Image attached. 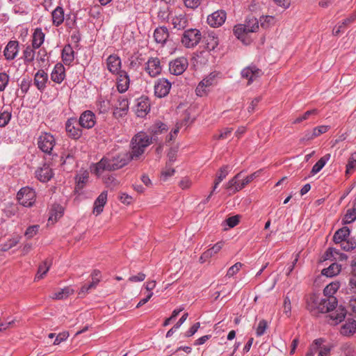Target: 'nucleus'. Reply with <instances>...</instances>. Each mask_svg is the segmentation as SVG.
Segmentation results:
<instances>
[{"instance_id": "f3484780", "label": "nucleus", "mask_w": 356, "mask_h": 356, "mask_svg": "<svg viewBox=\"0 0 356 356\" xmlns=\"http://www.w3.org/2000/svg\"><path fill=\"white\" fill-rule=\"evenodd\" d=\"M76 119L74 118H70L65 123V130L67 135L71 138L78 140L82 136V130L76 124Z\"/></svg>"}, {"instance_id": "e2e57ef3", "label": "nucleus", "mask_w": 356, "mask_h": 356, "mask_svg": "<svg viewBox=\"0 0 356 356\" xmlns=\"http://www.w3.org/2000/svg\"><path fill=\"white\" fill-rule=\"evenodd\" d=\"M317 113V110L316 109H312V110H310V111H306L302 115L296 118L293 121V124H298V123H300L304 120H307L310 115H315Z\"/></svg>"}, {"instance_id": "69168bd1", "label": "nucleus", "mask_w": 356, "mask_h": 356, "mask_svg": "<svg viewBox=\"0 0 356 356\" xmlns=\"http://www.w3.org/2000/svg\"><path fill=\"white\" fill-rule=\"evenodd\" d=\"M39 228L40 226L38 225L29 226L24 233L25 236L29 239L33 238L34 236L37 234Z\"/></svg>"}, {"instance_id": "4468645a", "label": "nucleus", "mask_w": 356, "mask_h": 356, "mask_svg": "<svg viewBox=\"0 0 356 356\" xmlns=\"http://www.w3.org/2000/svg\"><path fill=\"white\" fill-rule=\"evenodd\" d=\"M136 115L144 118L150 111V103L147 97H140L136 100L134 108Z\"/></svg>"}, {"instance_id": "a18cd8bd", "label": "nucleus", "mask_w": 356, "mask_h": 356, "mask_svg": "<svg viewBox=\"0 0 356 356\" xmlns=\"http://www.w3.org/2000/svg\"><path fill=\"white\" fill-rule=\"evenodd\" d=\"M97 108L99 113H106L110 108V103L108 100L104 99L102 97H99L96 102Z\"/></svg>"}, {"instance_id": "6e6552de", "label": "nucleus", "mask_w": 356, "mask_h": 356, "mask_svg": "<svg viewBox=\"0 0 356 356\" xmlns=\"http://www.w3.org/2000/svg\"><path fill=\"white\" fill-rule=\"evenodd\" d=\"M242 172L238 173L226 184V189L234 193L243 188L247 184L251 182L256 177L257 172L247 176L241 179Z\"/></svg>"}, {"instance_id": "ddd939ff", "label": "nucleus", "mask_w": 356, "mask_h": 356, "mask_svg": "<svg viewBox=\"0 0 356 356\" xmlns=\"http://www.w3.org/2000/svg\"><path fill=\"white\" fill-rule=\"evenodd\" d=\"M171 88V83L166 79H159L154 84V94L159 98L168 95Z\"/></svg>"}, {"instance_id": "dca6fc26", "label": "nucleus", "mask_w": 356, "mask_h": 356, "mask_svg": "<svg viewBox=\"0 0 356 356\" xmlns=\"http://www.w3.org/2000/svg\"><path fill=\"white\" fill-rule=\"evenodd\" d=\"M145 71L152 77L159 75L162 71V66L159 58L151 57L146 63Z\"/></svg>"}, {"instance_id": "0eeeda50", "label": "nucleus", "mask_w": 356, "mask_h": 356, "mask_svg": "<svg viewBox=\"0 0 356 356\" xmlns=\"http://www.w3.org/2000/svg\"><path fill=\"white\" fill-rule=\"evenodd\" d=\"M202 33L197 29H188L184 31L181 38V44L187 49H193L200 42Z\"/></svg>"}, {"instance_id": "f03ea898", "label": "nucleus", "mask_w": 356, "mask_h": 356, "mask_svg": "<svg viewBox=\"0 0 356 356\" xmlns=\"http://www.w3.org/2000/svg\"><path fill=\"white\" fill-rule=\"evenodd\" d=\"M337 305V300L335 297H331L329 299L316 294H312L307 300V309L314 316L321 313L330 312L336 308Z\"/></svg>"}, {"instance_id": "f257e3e1", "label": "nucleus", "mask_w": 356, "mask_h": 356, "mask_svg": "<svg viewBox=\"0 0 356 356\" xmlns=\"http://www.w3.org/2000/svg\"><path fill=\"white\" fill-rule=\"evenodd\" d=\"M133 157L129 152L124 151L112 157L104 156L99 162L90 166V171L97 177H100L104 171L118 170L127 165Z\"/></svg>"}, {"instance_id": "5701e85b", "label": "nucleus", "mask_w": 356, "mask_h": 356, "mask_svg": "<svg viewBox=\"0 0 356 356\" xmlns=\"http://www.w3.org/2000/svg\"><path fill=\"white\" fill-rule=\"evenodd\" d=\"M49 78L47 72L43 70H39L34 75V85L38 90L43 92L47 88Z\"/></svg>"}, {"instance_id": "423d86ee", "label": "nucleus", "mask_w": 356, "mask_h": 356, "mask_svg": "<svg viewBox=\"0 0 356 356\" xmlns=\"http://www.w3.org/2000/svg\"><path fill=\"white\" fill-rule=\"evenodd\" d=\"M218 75V72H213L205 76L196 87V95L199 97L207 96L210 92L211 88L217 84Z\"/></svg>"}, {"instance_id": "39448f33", "label": "nucleus", "mask_w": 356, "mask_h": 356, "mask_svg": "<svg viewBox=\"0 0 356 356\" xmlns=\"http://www.w3.org/2000/svg\"><path fill=\"white\" fill-rule=\"evenodd\" d=\"M37 145L39 149L44 154L50 156H57V153L54 150L56 145V140L54 135L47 132H42L38 136Z\"/></svg>"}, {"instance_id": "c85d7f7f", "label": "nucleus", "mask_w": 356, "mask_h": 356, "mask_svg": "<svg viewBox=\"0 0 356 356\" xmlns=\"http://www.w3.org/2000/svg\"><path fill=\"white\" fill-rule=\"evenodd\" d=\"M107 191H104L100 193L94 202L93 213L97 216L100 214L107 202Z\"/></svg>"}, {"instance_id": "4d7b16f0", "label": "nucleus", "mask_w": 356, "mask_h": 356, "mask_svg": "<svg viewBox=\"0 0 356 356\" xmlns=\"http://www.w3.org/2000/svg\"><path fill=\"white\" fill-rule=\"evenodd\" d=\"M88 172H87L77 175L76 177V186L79 188H82L84 184L88 181Z\"/></svg>"}, {"instance_id": "a878e982", "label": "nucleus", "mask_w": 356, "mask_h": 356, "mask_svg": "<svg viewBox=\"0 0 356 356\" xmlns=\"http://www.w3.org/2000/svg\"><path fill=\"white\" fill-rule=\"evenodd\" d=\"M234 35L240 40L243 43L248 44L250 42L251 40L249 38V31L245 29L243 24L236 25L233 29Z\"/></svg>"}, {"instance_id": "58836bf2", "label": "nucleus", "mask_w": 356, "mask_h": 356, "mask_svg": "<svg viewBox=\"0 0 356 356\" xmlns=\"http://www.w3.org/2000/svg\"><path fill=\"white\" fill-rule=\"evenodd\" d=\"M330 154H326L323 156H322L312 167L311 174L312 175H314L319 172L325 165L327 161L330 159Z\"/></svg>"}, {"instance_id": "8fccbe9b", "label": "nucleus", "mask_w": 356, "mask_h": 356, "mask_svg": "<svg viewBox=\"0 0 356 356\" xmlns=\"http://www.w3.org/2000/svg\"><path fill=\"white\" fill-rule=\"evenodd\" d=\"M49 268L50 264H48L47 261H44L42 264H40L39 266L35 280H37L43 278V277L47 274V273L49 270Z\"/></svg>"}, {"instance_id": "20e7f679", "label": "nucleus", "mask_w": 356, "mask_h": 356, "mask_svg": "<svg viewBox=\"0 0 356 356\" xmlns=\"http://www.w3.org/2000/svg\"><path fill=\"white\" fill-rule=\"evenodd\" d=\"M152 143V138L145 132L136 134L131 141L129 154L134 160H138L145 153L146 148Z\"/></svg>"}, {"instance_id": "b1692460", "label": "nucleus", "mask_w": 356, "mask_h": 356, "mask_svg": "<svg viewBox=\"0 0 356 356\" xmlns=\"http://www.w3.org/2000/svg\"><path fill=\"white\" fill-rule=\"evenodd\" d=\"M154 38L157 44H161L163 47L170 36L169 31L165 26L157 27L154 31Z\"/></svg>"}, {"instance_id": "603ef678", "label": "nucleus", "mask_w": 356, "mask_h": 356, "mask_svg": "<svg viewBox=\"0 0 356 356\" xmlns=\"http://www.w3.org/2000/svg\"><path fill=\"white\" fill-rule=\"evenodd\" d=\"M356 170V152L353 153L348 161L346 165V174H351Z\"/></svg>"}, {"instance_id": "13d9d810", "label": "nucleus", "mask_w": 356, "mask_h": 356, "mask_svg": "<svg viewBox=\"0 0 356 356\" xmlns=\"http://www.w3.org/2000/svg\"><path fill=\"white\" fill-rule=\"evenodd\" d=\"M172 165L167 163L165 169L161 172V179L166 181L169 177L175 174V169L171 167Z\"/></svg>"}, {"instance_id": "09e8293b", "label": "nucleus", "mask_w": 356, "mask_h": 356, "mask_svg": "<svg viewBox=\"0 0 356 356\" xmlns=\"http://www.w3.org/2000/svg\"><path fill=\"white\" fill-rule=\"evenodd\" d=\"M339 243L341 249L345 251H350L356 248V241L353 238H348Z\"/></svg>"}, {"instance_id": "f8f14e48", "label": "nucleus", "mask_w": 356, "mask_h": 356, "mask_svg": "<svg viewBox=\"0 0 356 356\" xmlns=\"http://www.w3.org/2000/svg\"><path fill=\"white\" fill-rule=\"evenodd\" d=\"M129 111V102L128 99L120 96L117 99V102L114 106L113 108V116L116 119H120L125 116Z\"/></svg>"}, {"instance_id": "7c9ffc66", "label": "nucleus", "mask_w": 356, "mask_h": 356, "mask_svg": "<svg viewBox=\"0 0 356 356\" xmlns=\"http://www.w3.org/2000/svg\"><path fill=\"white\" fill-rule=\"evenodd\" d=\"M356 332V321L348 320L343 324L340 329V333L345 337H350Z\"/></svg>"}, {"instance_id": "6ab92c4d", "label": "nucleus", "mask_w": 356, "mask_h": 356, "mask_svg": "<svg viewBox=\"0 0 356 356\" xmlns=\"http://www.w3.org/2000/svg\"><path fill=\"white\" fill-rule=\"evenodd\" d=\"M117 83L116 87L119 92L124 93L129 88L130 78L128 73L123 70L117 74Z\"/></svg>"}, {"instance_id": "cd10ccee", "label": "nucleus", "mask_w": 356, "mask_h": 356, "mask_svg": "<svg viewBox=\"0 0 356 356\" xmlns=\"http://www.w3.org/2000/svg\"><path fill=\"white\" fill-rule=\"evenodd\" d=\"M170 22L173 28L177 30L184 29L188 25V18L184 13L172 16L170 17Z\"/></svg>"}, {"instance_id": "3c124183", "label": "nucleus", "mask_w": 356, "mask_h": 356, "mask_svg": "<svg viewBox=\"0 0 356 356\" xmlns=\"http://www.w3.org/2000/svg\"><path fill=\"white\" fill-rule=\"evenodd\" d=\"M218 45V38L213 33H210L207 40V49L209 51L215 49Z\"/></svg>"}, {"instance_id": "1a4fd4ad", "label": "nucleus", "mask_w": 356, "mask_h": 356, "mask_svg": "<svg viewBox=\"0 0 356 356\" xmlns=\"http://www.w3.org/2000/svg\"><path fill=\"white\" fill-rule=\"evenodd\" d=\"M322 339H317L311 344L309 350L305 356H330L332 349L331 346L323 345Z\"/></svg>"}, {"instance_id": "c756f323", "label": "nucleus", "mask_w": 356, "mask_h": 356, "mask_svg": "<svg viewBox=\"0 0 356 356\" xmlns=\"http://www.w3.org/2000/svg\"><path fill=\"white\" fill-rule=\"evenodd\" d=\"M63 207L60 204H54L51 206L49 210L48 221L51 222V223H54L63 216Z\"/></svg>"}, {"instance_id": "864d4df0", "label": "nucleus", "mask_w": 356, "mask_h": 356, "mask_svg": "<svg viewBox=\"0 0 356 356\" xmlns=\"http://www.w3.org/2000/svg\"><path fill=\"white\" fill-rule=\"evenodd\" d=\"M19 243V240L17 238H10L6 242L0 244V250L2 252H6L15 247Z\"/></svg>"}, {"instance_id": "c9c22d12", "label": "nucleus", "mask_w": 356, "mask_h": 356, "mask_svg": "<svg viewBox=\"0 0 356 356\" xmlns=\"http://www.w3.org/2000/svg\"><path fill=\"white\" fill-rule=\"evenodd\" d=\"M52 22L56 26H60L64 21V10L62 7H56L51 13Z\"/></svg>"}, {"instance_id": "bb28decb", "label": "nucleus", "mask_w": 356, "mask_h": 356, "mask_svg": "<svg viewBox=\"0 0 356 356\" xmlns=\"http://www.w3.org/2000/svg\"><path fill=\"white\" fill-rule=\"evenodd\" d=\"M65 78V69L63 65L60 63L56 64L51 73V80L56 83H60L63 82Z\"/></svg>"}, {"instance_id": "ea45409f", "label": "nucleus", "mask_w": 356, "mask_h": 356, "mask_svg": "<svg viewBox=\"0 0 356 356\" xmlns=\"http://www.w3.org/2000/svg\"><path fill=\"white\" fill-rule=\"evenodd\" d=\"M12 117V109L10 107H7L0 112V127L6 126Z\"/></svg>"}, {"instance_id": "2f4dec72", "label": "nucleus", "mask_w": 356, "mask_h": 356, "mask_svg": "<svg viewBox=\"0 0 356 356\" xmlns=\"http://www.w3.org/2000/svg\"><path fill=\"white\" fill-rule=\"evenodd\" d=\"M62 59L63 63L70 65L74 60V51L70 44H66L62 50Z\"/></svg>"}, {"instance_id": "aec40b11", "label": "nucleus", "mask_w": 356, "mask_h": 356, "mask_svg": "<svg viewBox=\"0 0 356 356\" xmlns=\"http://www.w3.org/2000/svg\"><path fill=\"white\" fill-rule=\"evenodd\" d=\"M19 49V42L17 40L9 41L3 50L6 59L8 60H14L18 54Z\"/></svg>"}, {"instance_id": "a19ab883", "label": "nucleus", "mask_w": 356, "mask_h": 356, "mask_svg": "<svg viewBox=\"0 0 356 356\" xmlns=\"http://www.w3.org/2000/svg\"><path fill=\"white\" fill-rule=\"evenodd\" d=\"M340 284L338 282H332L327 285L323 290V295L325 297L327 298H330L331 297H334V294L339 289Z\"/></svg>"}, {"instance_id": "473e14b6", "label": "nucleus", "mask_w": 356, "mask_h": 356, "mask_svg": "<svg viewBox=\"0 0 356 356\" xmlns=\"http://www.w3.org/2000/svg\"><path fill=\"white\" fill-rule=\"evenodd\" d=\"M44 37L45 34L40 28L35 29L32 35L31 45L35 49L40 48L44 41Z\"/></svg>"}, {"instance_id": "052dcab7", "label": "nucleus", "mask_w": 356, "mask_h": 356, "mask_svg": "<svg viewBox=\"0 0 356 356\" xmlns=\"http://www.w3.org/2000/svg\"><path fill=\"white\" fill-rule=\"evenodd\" d=\"M268 327V323L266 320H261L256 328V335L257 337L262 336Z\"/></svg>"}, {"instance_id": "79ce46f5", "label": "nucleus", "mask_w": 356, "mask_h": 356, "mask_svg": "<svg viewBox=\"0 0 356 356\" xmlns=\"http://www.w3.org/2000/svg\"><path fill=\"white\" fill-rule=\"evenodd\" d=\"M245 29L250 33L256 32L259 29V21L254 17L246 19L245 24Z\"/></svg>"}, {"instance_id": "5fc2aeb1", "label": "nucleus", "mask_w": 356, "mask_h": 356, "mask_svg": "<svg viewBox=\"0 0 356 356\" xmlns=\"http://www.w3.org/2000/svg\"><path fill=\"white\" fill-rule=\"evenodd\" d=\"M341 351L342 356H356V350L351 344H343L341 347Z\"/></svg>"}, {"instance_id": "7ed1b4c3", "label": "nucleus", "mask_w": 356, "mask_h": 356, "mask_svg": "<svg viewBox=\"0 0 356 356\" xmlns=\"http://www.w3.org/2000/svg\"><path fill=\"white\" fill-rule=\"evenodd\" d=\"M337 305V300L335 297H331L329 299L316 294H312L307 300V309L314 316L321 313L330 312L336 308Z\"/></svg>"}, {"instance_id": "338daca9", "label": "nucleus", "mask_w": 356, "mask_h": 356, "mask_svg": "<svg viewBox=\"0 0 356 356\" xmlns=\"http://www.w3.org/2000/svg\"><path fill=\"white\" fill-rule=\"evenodd\" d=\"M31 84V80L29 78H23L19 83L20 90L22 93L28 92Z\"/></svg>"}, {"instance_id": "680f3d73", "label": "nucleus", "mask_w": 356, "mask_h": 356, "mask_svg": "<svg viewBox=\"0 0 356 356\" xmlns=\"http://www.w3.org/2000/svg\"><path fill=\"white\" fill-rule=\"evenodd\" d=\"M230 171V167L229 165H224L219 170L217 174L216 179L218 182H221L229 174Z\"/></svg>"}, {"instance_id": "9d476101", "label": "nucleus", "mask_w": 356, "mask_h": 356, "mask_svg": "<svg viewBox=\"0 0 356 356\" xmlns=\"http://www.w3.org/2000/svg\"><path fill=\"white\" fill-rule=\"evenodd\" d=\"M35 192L32 188L24 187L17 193L19 203L24 207H30L35 202Z\"/></svg>"}, {"instance_id": "c03bdc74", "label": "nucleus", "mask_w": 356, "mask_h": 356, "mask_svg": "<svg viewBox=\"0 0 356 356\" xmlns=\"http://www.w3.org/2000/svg\"><path fill=\"white\" fill-rule=\"evenodd\" d=\"M356 220V209L353 205L351 209L347 210L346 213L344 215L342 219V223L343 225L350 224Z\"/></svg>"}, {"instance_id": "2eb2a0df", "label": "nucleus", "mask_w": 356, "mask_h": 356, "mask_svg": "<svg viewBox=\"0 0 356 356\" xmlns=\"http://www.w3.org/2000/svg\"><path fill=\"white\" fill-rule=\"evenodd\" d=\"M96 124V115L95 114L89 110L83 111L79 118V124L84 129H91Z\"/></svg>"}, {"instance_id": "f704fd0d", "label": "nucleus", "mask_w": 356, "mask_h": 356, "mask_svg": "<svg viewBox=\"0 0 356 356\" xmlns=\"http://www.w3.org/2000/svg\"><path fill=\"white\" fill-rule=\"evenodd\" d=\"M346 312L344 308L339 307L335 311L330 312L329 317L332 320V323L338 324L341 322L346 317Z\"/></svg>"}, {"instance_id": "6e6d98bb", "label": "nucleus", "mask_w": 356, "mask_h": 356, "mask_svg": "<svg viewBox=\"0 0 356 356\" xmlns=\"http://www.w3.org/2000/svg\"><path fill=\"white\" fill-rule=\"evenodd\" d=\"M76 152L77 149L75 146L70 147V148L65 151L61 156V159H64L63 163H65L68 159H74Z\"/></svg>"}, {"instance_id": "de8ad7c7", "label": "nucleus", "mask_w": 356, "mask_h": 356, "mask_svg": "<svg viewBox=\"0 0 356 356\" xmlns=\"http://www.w3.org/2000/svg\"><path fill=\"white\" fill-rule=\"evenodd\" d=\"M73 293V290L70 287H65L58 292L53 294L52 298L61 300L67 298L70 294Z\"/></svg>"}, {"instance_id": "bf43d9fd", "label": "nucleus", "mask_w": 356, "mask_h": 356, "mask_svg": "<svg viewBox=\"0 0 356 356\" xmlns=\"http://www.w3.org/2000/svg\"><path fill=\"white\" fill-rule=\"evenodd\" d=\"M13 10L15 14L26 15L28 13V6L24 2H21L20 3H16Z\"/></svg>"}, {"instance_id": "e433bc0d", "label": "nucleus", "mask_w": 356, "mask_h": 356, "mask_svg": "<svg viewBox=\"0 0 356 356\" xmlns=\"http://www.w3.org/2000/svg\"><path fill=\"white\" fill-rule=\"evenodd\" d=\"M341 270V265L337 263H332L329 267L323 269L321 273L327 277H332L337 275Z\"/></svg>"}, {"instance_id": "393cba45", "label": "nucleus", "mask_w": 356, "mask_h": 356, "mask_svg": "<svg viewBox=\"0 0 356 356\" xmlns=\"http://www.w3.org/2000/svg\"><path fill=\"white\" fill-rule=\"evenodd\" d=\"M261 74V70L254 65L247 67L241 71L242 77L248 79L249 84L260 76Z\"/></svg>"}, {"instance_id": "0e129e2a", "label": "nucleus", "mask_w": 356, "mask_h": 356, "mask_svg": "<svg viewBox=\"0 0 356 356\" xmlns=\"http://www.w3.org/2000/svg\"><path fill=\"white\" fill-rule=\"evenodd\" d=\"M104 182L106 187L113 188L118 185V180L113 175H108L104 177Z\"/></svg>"}, {"instance_id": "4c0bfd02", "label": "nucleus", "mask_w": 356, "mask_h": 356, "mask_svg": "<svg viewBox=\"0 0 356 356\" xmlns=\"http://www.w3.org/2000/svg\"><path fill=\"white\" fill-rule=\"evenodd\" d=\"M350 230L348 227H343L337 230L333 236V240L336 243H339L343 240L349 238Z\"/></svg>"}, {"instance_id": "a211bd4d", "label": "nucleus", "mask_w": 356, "mask_h": 356, "mask_svg": "<svg viewBox=\"0 0 356 356\" xmlns=\"http://www.w3.org/2000/svg\"><path fill=\"white\" fill-rule=\"evenodd\" d=\"M226 17V13L222 10H219L209 15L207 21L210 26L219 27L224 24Z\"/></svg>"}, {"instance_id": "412c9836", "label": "nucleus", "mask_w": 356, "mask_h": 356, "mask_svg": "<svg viewBox=\"0 0 356 356\" xmlns=\"http://www.w3.org/2000/svg\"><path fill=\"white\" fill-rule=\"evenodd\" d=\"M35 174L37 179L42 182H47L54 175L52 169L47 163H44L42 166L38 168Z\"/></svg>"}, {"instance_id": "9b49d317", "label": "nucleus", "mask_w": 356, "mask_h": 356, "mask_svg": "<svg viewBox=\"0 0 356 356\" xmlns=\"http://www.w3.org/2000/svg\"><path fill=\"white\" fill-rule=\"evenodd\" d=\"M188 66V62L186 58L179 57L169 63V71L172 74L181 75Z\"/></svg>"}, {"instance_id": "774afa93", "label": "nucleus", "mask_w": 356, "mask_h": 356, "mask_svg": "<svg viewBox=\"0 0 356 356\" xmlns=\"http://www.w3.org/2000/svg\"><path fill=\"white\" fill-rule=\"evenodd\" d=\"M275 22V18L273 16H263L260 18L261 26L268 28L270 25Z\"/></svg>"}, {"instance_id": "49530a36", "label": "nucleus", "mask_w": 356, "mask_h": 356, "mask_svg": "<svg viewBox=\"0 0 356 356\" xmlns=\"http://www.w3.org/2000/svg\"><path fill=\"white\" fill-rule=\"evenodd\" d=\"M224 243L219 241L213 245L212 248H209L207 251L204 252V257H211L214 254H217L223 247Z\"/></svg>"}, {"instance_id": "72a5a7b5", "label": "nucleus", "mask_w": 356, "mask_h": 356, "mask_svg": "<svg viewBox=\"0 0 356 356\" xmlns=\"http://www.w3.org/2000/svg\"><path fill=\"white\" fill-rule=\"evenodd\" d=\"M333 258L334 259H339L340 260H346L348 259V256L346 254L341 253L339 250L334 248H329L324 256V259H331Z\"/></svg>"}, {"instance_id": "37998d69", "label": "nucleus", "mask_w": 356, "mask_h": 356, "mask_svg": "<svg viewBox=\"0 0 356 356\" xmlns=\"http://www.w3.org/2000/svg\"><path fill=\"white\" fill-rule=\"evenodd\" d=\"M35 48L33 45H27L23 51V58L24 62L30 63L33 61L35 58Z\"/></svg>"}, {"instance_id": "4be33fe9", "label": "nucleus", "mask_w": 356, "mask_h": 356, "mask_svg": "<svg viewBox=\"0 0 356 356\" xmlns=\"http://www.w3.org/2000/svg\"><path fill=\"white\" fill-rule=\"evenodd\" d=\"M121 65V59L118 55L111 54L106 59L107 69L113 74H117L122 71Z\"/></svg>"}]
</instances>
